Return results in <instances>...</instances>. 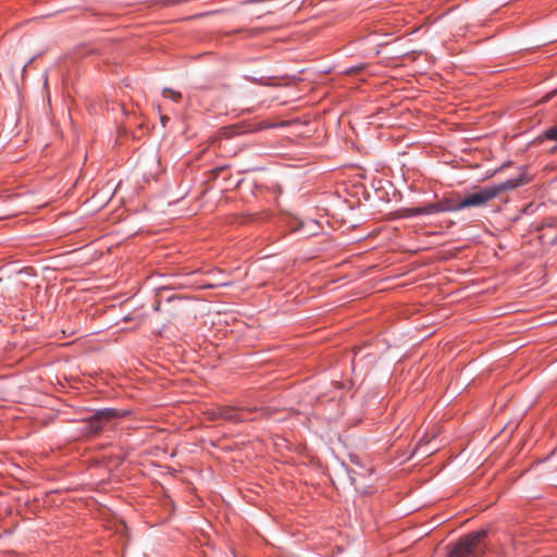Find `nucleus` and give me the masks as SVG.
I'll return each mask as SVG.
<instances>
[{"instance_id": "20e7f679", "label": "nucleus", "mask_w": 557, "mask_h": 557, "mask_svg": "<svg viewBox=\"0 0 557 557\" xmlns=\"http://www.w3.org/2000/svg\"><path fill=\"white\" fill-rule=\"evenodd\" d=\"M495 198V191L491 190L490 186H485L472 194L461 198V205L459 207H484L488 201Z\"/></svg>"}, {"instance_id": "f8f14e48", "label": "nucleus", "mask_w": 557, "mask_h": 557, "mask_svg": "<svg viewBox=\"0 0 557 557\" xmlns=\"http://www.w3.org/2000/svg\"><path fill=\"white\" fill-rule=\"evenodd\" d=\"M170 119L168 116H162L161 117V123L163 126H165L166 122L169 121Z\"/></svg>"}, {"instance_id": "f03ea898", "label": "nucleus", "mask_w": 557, "mask_h": 557, "mask_svg": "<svg viewBox=\"0 0 557 557\" xmlns=\"http://www.w3.org/2000/svg\"><path fill=\"white\" fill-rule=\"evenodd\" d=\"M258 409L255 408H248V407H231V406H221L218 408H214L209 411L210 418L212 420H225L230 422H240V421H248L250 420L249 417H247L248 413L257 411Z\"/></svg>"}, {"instance_id": "9d476101", "label": "nucleus", "mask_w": 557, "mask_h": 557, "mask_svg": "<svg viewBox=\"0 0 557 557\" xmlns=\"http://www.w3.org/2000/svg\"><path fill=\"white\" fill-rule=\"evenodd\" d=\"M162 95L174 102H180L182 100V94L170 88H164Z\"/></svg>"}, {"instance_id": "423d86ee", "label": "nucleus", "mask_w": 557, "mask_h": 557, "mask_svg": "<svg viewBox=\"0 0 557 557\" xmlns=\"http://www.w3.org/2000/svg\"><path fill=\"white\" fill-rule=\"evenodd\" d=\"M524 175H519L517 177H513V178H509L503 183H499L497 185H491L490 188L491 190L495 191V198L504 193V191H507V190H511V189H515L517 188L518 186L524 184Z\"/></svg>"}, {"instance_id": "9b49d317", "label": "nucleus", "mask_w": 557, "mask_h": 557, "mask_svg": "<svg viewBox=\"0 0 557 557\" xmlns=\"http://www.w3.org/2000/svg\"><path fill=\"white\" fill-rule=\"evenodd\" d=\"M223 285H227V283L226 282L212 283V284H208L207 287H215V286H223Z\"/></svg>"}, {"instance_id": "ddd939ff", "label": "nucleus", "mask_w": 557, "mask_h": 557, "mask_svg": "<svg viewBox=\"0 0 557 557\" xmlns=\"http://www.w3.org/2000/svg\"><path fill=\"white\" fill-rule=\"evenodd\" d=\"M258 33V29H250L249 35L255 36Z\"/></svg>"}, {"instance_id": "0eeeda50", "label": "nucleus", "mask_w": 557, "mask_h": 557, "mask_svg": "<svg viewBox=\"0 0 557 557\" xmlns=\"http://www.w3.org/2000/svg\"><path fill=\"white\" fill-rule=\"evenodd\" d=\"M433 213H437V208L434 203L407 209L408 216H417V215H421V214H433Z\"/></svg>"}, {"instance_id": "f257e3e1", "label": "nucleus", "mask_w": 557, "mask_h": 557, "mask_svg": "<svg viewBox=\"0 0 557 557\" xmlns=\"http://www.w3.org/2000/svg\"><path fill=\"white\" fill-rule=\"evenodd\" d=\"M486 531L481 530L461 537L451 549L450 557H480L485 553Z\"/></svg>"}, {"instance_id": "7ed1b4c3", "label": "nucleus", "mask_w": 557, "mask_h": 557, "mask_svg": "<svg viewBox=\"0 0 557 557\" xmlns=\"http://www.w3.org/2000/svg\"><path fill=\"white\" fill-rule=\"evenodd\" d=\"M124 412L117 411L112 408H104L98 410L86 421V430L89 434L99 433L107 422H110L116 418L123 417Z\"/></svg>"}, {"instance_id": "39448f33", "label": "nucleus", "mask_w": 557, "mask_h": 557, "mask_svg": "<svg viewBox=\"0 0 557 557\" xmlns=\"http://www.w3.org/2000/svg\"><path fill=\"white\" fill-rule=\"evenodd\" d=\"M524 175H519L517 177H513V178H509L503 183H499L497 185H491L490 188L491 190L495 191V198L504 193V191H507V190H511V189H515L517 188L518 186L524 184Z\"/></svg>"}, {"instance_id": "6e6552de", "label": "nucleus", "mask_w": 557, "mask_h": 557, "mask_svg": "<svg viewBox=\"0 0 557 557\" xmlns=\"http://www.w3.org/2000/svg\"><path fill=\"white\" fill-rule=\"evenodd\" d=\"M437 208V212L443 211H459L465 209L463 207H459L461 205V199H446L443 203H434Z\"/></svg>"}, {"instance_id": "1a4fd4ad", "label": "nucleus", "mask_w": 557, "mask_h": 557, "mask_svg": "<svg viewBox=\"0 0 557 557\" xmlns=\"http://www.w3.org/2000/svg\"><path fill=\"white\" fill-rule=\"evenodd\" d=\"M540 138L557 141V123L546 128Z\"/></svg>"}]
</instances>
